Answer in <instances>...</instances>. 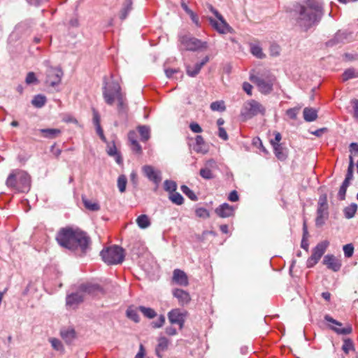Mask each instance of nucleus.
<instances>
[{"label": "nucleus", "mask_w": 358, "mask_h": 358, "mask_svg": "<svg viewBox=\"0 0 358 358\" xmlns=\"http://www.w3.org/2000/svg\"><path fill=\"white\" fill-rule=\"evenodd\" d=\"M45 96L41 94H38L35 96L31 101V103L37 108H41L45 105Z\"/></svg>", "instance_id": "c03bdc74"}, {"label": "nucleus", "mask_w": 358, "mask_h": 358, "mask_svg": "<svg viewBox=\"0 0 358 358\" xmlns=\"http://www.w3.org/2000/svg\"><path fill=\"white\" fill-rule=\"evenodd\" d=\"M107 153L110 156L115 157V161L118 164H121L122 163V158L120 154L117 152L114 142H113L111 145H108Z\"/></svg>", "instance_id": "473e14b6"}, {"label": "nucleus", "mask_w": 358, "mask_h": 358, "mask_svg": "<svg viewBox=\"0 0 358 358\" xmlns=\"http://www.w3.org/2000/svg\"><path fill=\"white\" fill-rule=\"evenodd\" d=\"M357 210V205L356 203H351L344 209L345 217L348 219L352 218Z\"/></svg>", "instance_id": "4c0bfd02"}, {"label": "nucleus", "mask_w": 358, "mask_h": 358, "mask_svg": "<svg viewBox=\"0 0 358 358\" xmlns=\"http://www.w3.org/2000/svg\"><path fill=\"white\" fill-rule=\"evenodd\" d=\"M234 208L227 203H222L215 210V213L217 215V216L222 218L234 216Z\"/></svg>", "instance_id": "f3484780"}, {"label": "nucleus", "mask_w": 358, "mask_h": 358, "mask_svg": "<svg viewBox=\"0 0 358 358\" xmlns=\"http://www.w3.org/2000/svg\"><path fill=\"white\" fill-rule=\"evenodd\" d=\"M122 94L121 87L117 82L106 83L103 87V97L109 106L113 105L115 100Z\"/></svg>", "instance_id": "423d86ee"}, {"label": "nucleus", "mask_w": 358, "mask_h": 358, "mask_svg": "<svg viewBox=\"0 0 358 358\" xmlns=\"http://www.w3.org/2000/svg\"><path fill=\"white\" fill-rule=\"evenodd\" d=\"M117 101V111L120 115H127L128 110V106L126 102L124 95L119 96Z\"/></svg>", "instance_id": "c756f323"}, {"label": "nucleus", "mask_w": 358, "mask_h": 358, "mask_svg": "<svg viewBox=\"0 0 358 358\" xmlns=\"http://www.w3.org/2000/svg\"><path fill=\"white\" fill-rule=\"evenodd\" d=\"M355 78H358V71H356V69L354 68L346 69L342 75L343 81H347L350 79Z\"/></svg>", "instance_id": "c9c22d12"}, {"label": "nucleus", "mask_w": 358, "mask_h": 358, "mask_svg": "<svg viewBox=\"0 0 358 358\" xmlns=\"http://www.w3.org/2000/svg\"><path fill=\"white\" fill-rule=\"evenodd\" d=\"M100 255L103 261L108 265L119 264L123 262L125 252L122 247L114 245L102 250Z\"/></svg>", "instance_id": "20e7f679"}, {"label": "nucleus", "mask_w": 358, "mask_h": 358, "mask_svg": "<svg viewBox=\"0 0 358 358\" xmlns=\"http://www.w3.org/2000/svg\"><path fill=\"white\" fill-rule=\"evenodd\" d=\"M306 7L311 10V11L319 17H322L324 11L320 0H307Z\"/></svg>", "instance_id": "aec40b11"}, {"label": "nucleus", "mask_w": 358, "mask_h": 358, "mask_svg": "<svg viewBox=\"0 0 358 358\" xmlns=\"http://www.w3.org/2000/svg\"><path fill=\"white\" fill-rule=\"evenodd\" d=\"M216 167V162L214 159H210L205 163L203 168L199 171V175L205 180H212L215 178V175L213 171V169Z\"/></svg>", "instance_id": "ddd939ff"}, {"label": "nucleus", "mask_w": 358, "mask_h": 358, "mask_svg": "<svg viewBox=\"0 0 358 358\" xmlns=\"http://www.w3.org/2000/svg\"><path fill=\"white\" fill-rule=\"evenodd\" d=\"M138 310L143 314V315L149 319H152L157 316L155 310L151 308H147L143 306L138 307Z\"/></svg>", "instance_id": "58836bf2"}, {"label": "nucleus", "mask_w": 358, "mask_h": 358, "mask_svg": "<svg viewBox=\"0 0 358 358\" xmlns=\"http://www.w3.org/2000/svg\"><path fill=\"white\" fill-rule=\"evenodd\" d=\"M329 243L328 241H323L317 243V245L313 249L312 255L314 257L320 259L322 255L324 254L327 248H328Z\"/></svg>", "instance_id": "393cba45"}, {"label": "nucleus", "mask_w": 358, "mask_h": 358, "mask_svg": "<svg viewBox=\"0 0 358 358\" xmlns=\"http://www.w3.org/2000/svg\"><path fill=\"white\" fill-rule=\"evenodd\" d=\"M62 120L66 123H73L75 124H78V120L70 114H64L62 117Z\"/></svg>", "instance_id": "4d7b16f0"}, {"label": "nucleus", "mask_w": 358, "mask_h": 358, "mask_svg": "<svg viewBox=\"0 0 358 358\" xmlns=\"http://www.w3.org/2000/svg\"><path fill=\"white\" fill-rule=\"evenodd\" d=\"M179 41L180 43V50L196 51L199 49L207 48L206 42H202L189 34L180 36Z\"/></svg>", "instance_id": "39448f33"}, {"label": "nucleus", "mask_w": 358, "mask_h": 358, "mask_svg": "<svg viewBox=\"0 0 358 358\" xmlns=\"http://www.w3.org/2000/svg\"><path fill=\"white\" fill-rule=\"evenodd\" d=\"M252 80L257 85L259 91L263 94H269L273 90L274 80L273 77H268L265 80L262 77L255 76L252 78Z\"/></svg>", "instance_id": "9b49d317"}, {"label": "nucleus", "mask_w": 358, "mask_h": 358, "mask_svg": "<svg viewBox=\"0 0 358 358\" xmlns=\"http://www.w3.org/2000/svg\"><path fill=\"white\" fill-rule=\"evenodd\" d=\"M294 17L296 26L303 31H308L310 28L316 26L322 19L306 6L301 4L294 6Z\"/></svg>", "instance_id": "f03ea898"}, {"label": "nucleus", "mask_w": 358, "mask_h": 358, "mask_svg": "<svg viewBox=\"0 0 358 358\" xmlns=\"http://www.w3.org/2000/svg\"><path fill=\"white\" fill-rule=\"evenodd\" d=\"M79 291L81 292L82 294L87 293L89 294H94L97 292H102V288L100 285L97 284H82L79 286Z\"/></svg>", "instance_id": "5701e85b"}, {"label": "nucleus", "mask_w": 358, "mask_h": 358, "mask_svg": "<svg viewBox=\"0 0 358 358\" xmlns=\"http://www.w3.org/2000/svg\"><path fill=\"white\" fill-rule=\"evenodd\" d=\"M344 255L346 257H351L354 252V246L352 243L346 244L343 248Z\"/></svg>", "instance_id": "603ef678"}, {"label": "nucleus", "mask_w": 358, "mask_h": 358, "mask_svg": "<svg viewBox=\"0 0 358 358\" xmlns=\"http://www.w3.org/2000/svg\"><path fill=\"white\" fill-rule=\"evenodd\" d=\"M353 170H354V162L352 156H350V163L348 168V171L345 178L352 179L353 178Z\"/></svg>", "instance_id": "864d4df0"}, {"label": "nucleus", "mask_w": 358, "mask_h": 358, "mask_svg": "<svg viewBox=\"0 0 358 358\" xmlns=\"http://www.w3.org/2000/svg\"><path fill=\"white\" fill-rule=\"evenodd\" d=\"M6 184L18 192L27 193L31 189V176L23 170H14L9 174Z\"/></svg>", "instance_id": "7ed1b4c3"}, {"label": "nucleus", "mask_w": 358, "mask_h": 358, "mask_svg": "<svg viewBox=\"0 0 358 358\" xmlns=\"http://www.w3.org/2000/svg\"><path fill=\"white\" fill-rule=\"evenodd\" d=\"M218 136L224 141L228 140L227 133L226 130L222 127H220L218 129Z\"/></svg>", "instance_id": "338daca9"}, {"label": "nucleus", "mask_w": 358, "mask_h": 358, "mask_svg": "<svg viewBox=\"0 0 358 358\" xmlns=\"http://www.w3.org/2000/svg\"><path fill=\"white\" fill-rule=\"evenodd\" d=\"M354 40L353 33L348 30H338L334 36L327 42L328 47L350 43Z\"/></svg>", "instance_id": "9d476101"}, {"label": "nucleus", "mask_w": 358, "mask_h": 358, "mask_svg": "<svg viewBox=\"0 0 358 358\" xmlns=\"http://www.w3.org/2000/svg\"><path fill=\"white\" fill-rule=\"evenodd\" d=\"M323 264L327 266L329 269L333 271H338L341 267V262L336 258L333 255H327L323 259Z\"/></svg>", "instance_id": "a211bd4d"}, {"label": "nucleus", "mask_w": 358, "mask_h": 358, "mask_svg": "<svg viewBox=\"0 0 358 358\" xmlns=\"http://www.w3.org/2000/svg\"><path fill=\"white\" fill-rule=\"evenodd\" d=\"M58 244L78 256H84L91 249L92 241L85 231L70 227L61 228L57 235Z\"/></svg>", "instance_id": "f257e3e1"}, {"label": "nucleus", "mask_w": 358, "mask_h": 358, "mask_svg": "<svg viewBox=\"0 0 358 358\" xmlns=\"http://www.w3.org/2000/svg\"><path fill=\"white\" fill-rule=\"evenodd\" d=\"M275 157L281 161L285 160L288 155L287 149L282 144L273 146Z\"/></svg>", "instance_id": "bb28decb"}, {"label": "nucleus", "mask_w": 358, "mask_h": 358, "mask_svg": "<svg viewBox=\"0 0 358 358\" xmlns=\"http://www.w3.org/2000/svg\"><path fill=\"white\" fill-rule=\"evenodd\" d=\"M127 179L124 175H120L117 178V187L121 193L126 190Z\"/></svg>", "instance_id": "de8ad7c7"}, {"label": "nucleus", "mask_w": 358, "mask_h": 358, "mask_svg": "<svg viewBox=\"0 0 358 358\" xmlns=\"http://www.w3.org/2000/svg\"><path fill=\"white\" fill-rule=\"evenodd\" d=\"M39 132L47 138H55L62 133L59 129H41Z\"/></svg>", "instance_id": "2f4dec72"}, {"label": "nucleus", "mask_w": 358, "mask_h": 358, "mask_svg": "<svg viewBox=\"0 0 358 358\" xmlns=\"http://www.w3.org/2000/svg\"><path fill=\"white\" fill-rule=\"evenodd\" d=\"M196 216L203 218H208L210 217L208 211L203 208H199L195 211Z\"/></svg>", "instance_id": "6e6d98bb"}, {"label": "nucleus", "mask_w": 358, "mask_h": 358, "mask_svg": "<svg viewBox=\"0 0 358 358\" xmlns=\"http://www.w3.org/2000/svg\"><path fill=\"white\" fill-rule=\"evenodd\" d=\"M274 135H275V138L274 139H272L271 140V144L272 145V146H274V145H279V144H281L280 142L282 139V136L280 134V133L278 132V131H275L274 133Z\"/></svg>", "instance_id": "e2e57ef3"}, {"label": "nucleus", "mask_w": 358, "mask_h": 358, "mask_svg": "<svg viewBox=\"0 0 358 358\" xmlns=\"http://www.w3.org/2000/svg\"><path fill=\"white\" fill-rule=\"evenodd\" d=\"M187 312H182L179 308L172 309L168 313V319L171 324H178L180 329L184 327Z\"/></svg>", "instance_id": "f8f14e48"}, {"label": "nucleus", "mask_w": 358, "mask_h": 358, "mask_svg": "<svg viewBox=\"0 0 358 358\" xmlns=\"http://www.w3.org/2000/svg\"><path fill=\"white\" fill-rule=\"evenodd\" d=\"M299 108H289L286 111V114L292 120H295L296 118L297 114L299 113Z\"/></svg>", "instance_id": "13d9d810"}, {"label": "nucleus", "mask_w": 358, "mask_h": 358, "mask_svg": "<svg viewBox=\"0 0 358 358\" xmlns=\"http://www.w3.org/2000/svg\"><path fill=\"white\" fill-rule=\"evenodd\" d=\"M49 341L50 342L51 345L54 350H55L57 351L62 352H64V346H63L62 342L59 339L55 338H50L49 339Z\"/></svg>", "instance_id": "09e8293b"}, {"label": "nucleus", "mask_w": 358, "mask_h": 358, "mask_svg": "<svg viewBox=\"0 0 358 358\" xmlns=\"http://www.w3.org/2000/svg\"><path fill=\"white\" fill-rule=\"evenodd\" d=\"M132 0H125L122 4V8L120 13V18L121 20H125L129 12L132 10Z\"/></svg>", "instance_id": "c85d7f7f"}, {"label": "nucleus", "mask_w": 358, "mask_h": 358, "mask_svg": "<svg viewBox=\"0 0 358 358\" xmlns=\"http://www.w3.org/2000/svg\"><path fill=\"white\" fill-rule=\"evenodd\" d=\"M169 199L173 203L178 206L182 205L184 203V198L179 192H177L176 191L169 194Z\"/></svg>", "instance_id": "e433bc0d"}, {"label": "nucleus", "mask_w": 358, "mask_h": 358, "mask_svg": "<svg viewBox=\"0 0 358 358\" xmlns=\"http://www.w3.org/2000/svg\"><path fill=\"white\" fill-rule=\"evenodd\" d=\"M137 129L141 135V141L143 142L147 141L150 137V129L148 126L140 125Z\"/></svg>", "instance_id": "72a5a7b5"}, {"label": "nucleus", "mask_w": 358, "mask_h": 358, "mask_svg": "<svg viewBox=\"0 0 358 358\" xmlns=\"http://www.w3.org/2000/svg\"><path fill=\"white\" fill-rule=\"evenodd\" d=\"M265 113L266 108L258 101L252 99L244 103L241 114L245 120H248L258 114L264 115Z\"/></svg>", "instance_id": "0eeeda50"}, {"label": "nucleus", "mask_w": 358, "mask_h": 358, "mask_svg": "<svg viewBox=\"0 0 358 358\" xmlns=\"http://www.w3.org/2000/svg\"><path fill=\"white\" fill-rule=\"evenodd\" d=\"M126 315L128 318L133 320L134 322H139V315L136 310L129 308L127 310Z\"/></svg>", "instance_id": "8fccbe9b"}, {"label": "nucleus", "mask_w": 358, "mask_h": 358, "mask_svg": "<svg viewBox=\"0 0 358 358\" xmlns=\"http://www.w3.org/2000/svg\"><path fill=\"white\" fill-rule=\"evenodd\" d=\"M319 260L320 259H318L316 257H314V256L313 255H311V256L307 259V262H306L307 267L308 268L313 267L319 262Z\"/></svg>", "instance_id": "680f3d73"}, {"label": "nucleus", "mask_w": 358, "mask_h": 358, "mask_svg": "<svg viewBox=\"0 0 358 358\" xmlns=\"http://www.w3.org/2000/svg\"><path fill=\"white\" fill-rule=\"evenodd\" d=\"M173 295L178 299L180 306L187 305L191 300L189 294L181 289L176 288L173 289Z\"/></svg>", "instance_id": "6ab92c4d"}, {"label": "nucleus", "mask_w": 358, "mask_h": 358, "mask_svg": "<svg viewBox=\"0 0 358 358\" xmlns=\"http://www.w3.org/2000/svg\"><path fill=\"white\" fill-rule=\"evenodd\" d=\"M172 281L175 284L186 287L189 285V280L187 274L182 270L176 268L173 272Z\"/></svg>", "instance_id": "2eb2a0df"}, {"label": "nucleus", "mask_w": 358, "mask_h": 358, "mask_svg": "<svg viewBox=\"0 0 358 358\" xmlns=\"http://www.w3.org/2000/svg\"><path fill=\"white\" fill-rule=\"evenodd\" d=\"M303 114V118L306 122H313L317 117V111L313 108H305Z\"/></svg>", "instance_id": "7c9ffc66"}, {"label": "nucleus", "mask_w": 358, "mask_h": 358, "mask_svg": "<svg viewBox=\"0 0 358 358\" xmlns=\"http://www.w3.org/2000/svg\"><path fill=\"white\" fill-rule=\"evenodd\" d=\"M342 350L345 352V355H348L350 351L355 350V345L353 341L350 338H345L343 340V344L342 346Z\"/></svg>", "instance_id": "a19ab883"}, {"label": "nucleus", "mask_w": 358, "mask_h": 358, "mask_svg": "<svg viewBox=\"0 0 358 358\" xmlns=\"http://www.w3.org/2000/svg\"><path fill=\"white\" fill-rule=\"evenodd\" d=\"M213 111L223 112L226 110V106L224 101H217L212 102L210 106Z\"/></svg>", "instance_id": "a18cd8bd"}, {"label": "nucleus", "mask_w": 358, "mask_h": 358, "mask_svg": "<svg viewBox=\"0 0 358 358\" xmlns=\"http://www.w3.org/2000/svg\"><path fill=\"white\" fill-rule=\"evenodd\" d=\"M328 204L327 196L326 194L321 195L318 201V207L317 209V217L315 219V225L317 227H322L325 220L328 218Z\"/></svg>", "instance_id": "1a4fd4ad"}, {"label": "nucleus", "mask_w": 358, "mask_h": 358, "mask_svg": "<svg viewBox=\"0 0 358 358\" xmlns=\"http://www.w3.org/2000/svg\"><path fill=\"white\" fill-rule=\"evenodd\" d=\"M130 145L132 151L138 155L142 153V148L138 141L131 143Z\"/></svg>", "instance_id": "bf43d9fd"}, {"label": "nucleus", "mask_w": 358, "mask_h": 358, "mask_svg": "<svg viewBox=\"0 0 358 358\" xmlns=\"http://www.w3.org/2000/svg\"><path fill=\"white\" fill-rule=\"evenodd\" d=\"M128 140H129L130 144L134 143V142L138 141H137V134H136L135 131L131 130V131H129V133H128Z\"/></svg>", "instance_id": "69168bd1"}, {"label": "nucleus", "mask_w": 358, "mask_h": 358, "mask_svg": "<svg viewBox=\"0 0 358 358\" xmlns=\"http://www.w3.org/2000/svg\"><path fill=\"white\" fill-rule=\"evenodd\" d=\"M83 202L84 204V206L91 210V211H98L100 209V206L96 202H93L90 200H88L85 198L83 197Z\"/></svg>", "instance_id": "ea45409f"}, {"label": "nucleus", "mask_w": 358, "mask_h": 358, "mask_svg": "<svg viewBox=\"0 0 358 358\" xmlns=\"http://www.w3.org/2000/svg\"><path fill=\"white\" fill-rule=\"evenodd\" d=\"M193 150L196 153L201 154H206L208 152V145L201 135H197L196 136L195 144L193 147Z\"/></svg>", "instance_id": "4be33fe9"}, {"label": "nucleus", "mask_w": 358, "mask_h": 358, "mask_svg": "<svg viewBox=\"0 0 358 358\" xmlns=\"http://www.w3.org/2000/svg\"><path fill=\"white\" fill-rule=\"evenodd\" d=\"M220 22H217L212 17L209 18L210 24L220 33L224 34L228 31L230 29V27L224 20V17L222 19H217Z\"/></svg>", "instance_id": "b1692460"}, {"label": "nucleus", "mask_w": 358, "mask_h": 358, "mask_svg": "<svg viewBox=\"0 0 358 358\" xmlns=\"http://www.w3.org/2000/svg\"><path fill=\"white\" fill-rule=\"evenodd\" d=\"M25 82L28 85L37 82V79L34 72H29L27 73Z\"/></svg>", "instance_id": "052dcab7"}, {"label": "nucleus", "mask_w": 358, "mask_h": 358, "mask_svg": "<svg viewBox=\"0 0 358 358\" xmlns=\"http://www.w3.org/2000/svg\"><path fill=\"white\" fill-rule=\"evenodd\" d=\"M143 172L145 176L156 185H159L162 180L160 171H155L154 168L150 165H145L143 167Z\"/></svg>", "instance_id": "4468645a"}, {"label": "nucleus", "mask_w": 358, "mask_h": 358, "mask_svg": "<svg viewBox=\"0 0 358 358\" xmlns=\"http://www.w3.org/2000/svg\"><path fill=\"white\" fill-rule=\"evenodd\" d=\"M251 52L253 55L259 59L265 57V55L262 52V49L258 45H253L251 48Z\"/></svg>", "instance_id": "3c124183"}, {"label": "nucleus", "mask_w": 358, "mask_h": 358, "mask_svg": "<svg viewBox=\"0 0 358 358\" xmlns=\"http://www.w3.org/2000/svg\"><path fill=\"white\" fill-rule=\"evenodd\" d=\"M44 64L47 67L46 69V83L50 86L55 87L61 83L64 72L60 67H53L50 65L49 61H45Z\"/></svg>", "instance_id": "6e6552de"}, {"label": "nucleus", "mask_w": 358, "mask_h": 358, "mask_svg": "<svg viewBox=\"0 0 358 358\" xmlns=\"http://www.w3.org/2000/svg\"><path fill=\"white\" fill-rule=\"evenodd\" d=\"M60 336L66 343L70 344L76 337V331L73 328L62 329Z\"/></svg>", "instance_id": "a878e982"}, {"label": "nucleus", "mask_w": 358, "mask_h": 358, "mask_svg": "<svg viewBox=\"0 0 358 358\" xmlns=\"http://www.w3.org/2000/svg\"><path fill=\"white\" fill-rule=\"evenodd\" d=\"M93 122L96 127L100 125V116L96 110L93 108Z\"/></svg>", "instance_id": "774afa93"}, {"label": "nucleus", "mask_w": 358, "mask_h": 358, "mask_svg": "<svg viewBox=\"0 0 358 358\" xmlns=\"http://www.w3.org/2000/svg\"><path fill=\"white\" fill-rule=\"evenodd\" d=\"M330 328L334 331H335L336 334H341V335H348L352 332V326L350 324H348L344 328H338V327H330Z\"/></svg>", "instance_id": "49530a36"}, {"label": "nucleus", "mask_w": 358, "mask_h": 358, "mask_svg": "<svg viewBox=\"0 0 358 358\" xmlns=\"http://www.w3.org/2000/svg\"><path fill=\"white\" fill-rule=\"evenodd\" d=\"M165 323V317L163 315H160L158 320L155 322H152V327L155 329L162 327Z\"/></svg>", "instance_id": "5fc2aeb1"}, {"label": "nucleus", "mask_w": 358, "mask_h": 358, "mask_svg": "<svg viewBox=\"0 0 358 358\" xmlns=\"http://www.w3.org/2000/svg\"><path fill=\"white\" fill-rule=\"evenodd\" d=\"M84 300V295L79 290L66 296V304L70 308H76Z\"/></svg>", "instance_id": "dca6fc26"}, {"label": "nucleus", "mask_w": 358, "mask_h": 358, "mask_svg": "<svg viewBox=\"0 0 358 358\" xmlns=\"http://www.w3.org/2000/svg\"><path fill=\"white\" fill-rule=\"evenodd\" d=\"M169 341L164 336L159 337L158 344L155 348L156 354L158 357H162L161 353L167 350Z\"/></svg>", "instance_id": "cd10ccee"}, {"label": "nucleus", "mask_w": 358, "mask_h": 358, "mask_svg": "<svg viewBox=\"0 0 358 358\" xmlns=\"http://www.w3.org/2000/svg\"><path fill=\"white\" fill-rule=\"evenodd\" d=\"M164 189L169 194L173 193L177 189V184L173 180H166L164 182Z\"/></svg>", "instance_id": "37998d69"}, {"label": "nucleus", "mask_w": 358, "mask_h": 358, "mask_svg": "<svg viewBox=\"0 0 358 358\" xmlns=\"http://www.w3.org/2000/svg\"><path fill=\"white\" fill-rule=\"evenodd\" d=\"M138 226L141 229H146L150 225V220L147 215H141L136 219Z\"/></svg>", "instance_id": "f704fd0d"}, {"label": "nucleus", "mask_w": 358, "mask_h": 358, "mask_svg": "<svg viewBox=\"0 0 358 358\" xmlns=\"http://www.w3.org/2000/svg\"><path fill=\"white\" fill-rule=\"evenodd\" d=\"M209 61V57L206 56L201 62L196 63L194 66L189 65L186 66L187 74L190 77H195L199 72L201 69Z\"/></svg>", "instance_id": "412c9836"}, {"label": "nucleus", "mask_w": 358, "mask_h": 358, "mask_svg": "<svg viewBox=\"0 0 358 358\" xmlns=\"http://www.w3.org/2000/svg\"><path fill=\"white\" fill-rule=\"evenodd\" d=\"M181 191L192 201H196L198 200V197L196 194L190 189L187 185H182L180 187Z\"/></svg>", "instance_id": "79ce46f5"}, {"label": "nucleus", "mask_w": 358, "mask_h": 358, "mask_svg": "<svg viewBox=\"0 0 358 358\" xmlns=\"http://www.w3.org/2000/svg\"><path fill=\"white\" fill-rule=\"evenodd\" d=\"M189 128L194 133H201L203 131L201 126L196 122L190 123Z\"/></svg>", "instance_id": "0e129e2a"}]
</instances>
